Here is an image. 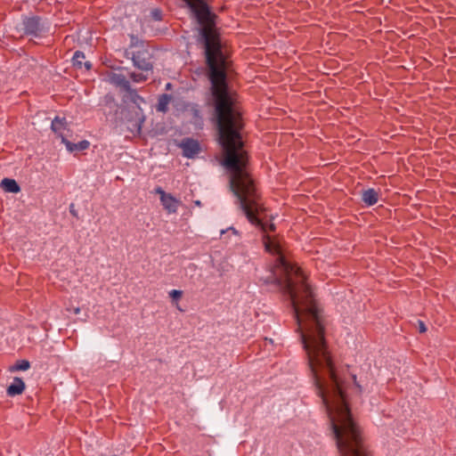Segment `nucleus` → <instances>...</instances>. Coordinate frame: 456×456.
Segmentation results:
<instances>
[{
	"instance_id": "nucleus-1",
	"label": "nucleus",
	"mask_w": 456,
	"mask_h": 456,
	"mask_svg": "<svg viewBox=\"0 0 456 456\" xmlns=\"http://www.w3.org/2000/svg\"><path fill=\"white\" fill-rule=\"evenodd\" d=\"M199 25V42L204 48L207 76L214 107V120L222 148V165L229 172V188L240 200L249 219L247 200L256 204L258 194L248 170L249 156L244 148L242 131L245 127L243 112L230 92L227 82V60L223 52L218 16L211 11L206 0H183Z\"/></svg>"
},
{
	"instance_id": "nucleus-2",
	"label": "nucleus",
	"mask_w": 456,
	"mask_h": 456,
	"mask_svg": "<svg viewBox=\"0 0 456 456\" xmlns=\"http://www.w3.org/2000/svg\"><path fill=\"white\" fill-rule=\"evenodd\" d=\"M253 184L259 199L256 204L251 203L249 198L247 200L252 219L248 217L240 200L236 198L248 221L265 233L263 240L265 250L279 256L278 261L284 276L276 278L275 281L289 297L293 314L297 323V330L300 332L301 342L307 355L308 366L317 395L322 398L324 406H349L345 382L337 375L335 364L328 351L323 320L314 304L312 289L306 282L303 271L285 259L281 246L276 239L266 234L267 231L274 232L276 226L273 223L267 224L258 217L265 208L254 178Z\"/></svg>"
},
{
	"instance_id": "nucleus-3",
	"label": "nucleus",
	"mask_w": 456,
	"mask_h": 456,
	"mask_svg": "<svg viewBox=\"0 0 456 456\" xmlns=\"http://www.w3.org/2000/svg\"><path fill=\"white\" fill-rule=\"evenodd\" d=\"M130 44L125 49L124 56L133 61V65L142 72H152L154 55L148 44L140 40L136 36H130Z\"/></svg>"
},
{
	"instance_id": "nucleus-4",
	"label": "nucleus",
	"mask_w": 456,
	"mask_h": 456,
	"mask_svg": "<svg viewBox=\"0 0 456 456\" xmlns=\"http://www.w3.org/2000/svg\"><path fill=\"white\" fill-rule=\"evenodd\" d=\"M23 34L27 37H39L45 31V22L37 15L24 16L22 18Z\"/></svg>"
},
{
	"instance_id": "nucleus-5",
	"label": "nucleus",
	"mask_w": 456,
	"mask_h": 456,
	"mask_svg": "<svg viewBox=\"0 0 456 456\" xmlns=\"http://www.w3.org/2000/svg\"><path fill=\"white\" fill-rule=\"evenodd\" d=\"M183 150V155L188 159L193 158L200 151V143L192 138H184L180 144Z\"/></svg>"
},
{
	"instance_id": "nucleus-6",
	"label": "nucleus",
	"mask_w": 456,
	"mask_h": 456,
	"mask_svg": "<svg viewBox=\"0 0 456 456\" xmlns=\"http://www.w3.org/2000/svg\"><path fill=\"white\" fill-rule=\"evenodd\" d=\"M26 388L25 382L21 378L15 377L12 383L8 386L6 393L9 396H15L21 395Z\"/></svg>"
},
{
	"instance_id": "nucleus-7",
	"label": "nucleus",
	"mask_w": 456,
	"mask_h": 456,
	"mask_svg": "<svg viewBox=\"0 0 456 456\" xmlns=\"http://www.w3.org/2000/svg\"><path fill=\"white\" fill-rule=\"evenodd\" d=\"M110 82L120 87L123 91L131 90V85L129 81L126 78V77L122 74L111 73L109 77Z\"/></svg>"
},
{
	"instance_id": "nucleus-8",
	"label": "nucleus",
	"mask_w": 456,
	"mask_h": 456,
	"mask_svg": "<svg viewBox=\"0 0 456 456\" xmlns=\"http://www.w3.org/2000/svg\"><path fill=\"white\" fill-rule=\"evenodd\" d=\"M61 142L65 144L67 150L70 152L75 151H85L90 146V142L86 140L80 141L77 143H73L69 141L65 135H61Z\"/></svg>"
},
{
	"instance_id": "nucleus-9",
	"label": "nucleus",
	"mask_w": 456,
	"mask_h": 456,
	"mask_svg": "<svg viewBox=\"0 0 456 456\" xmlns=\"http://www.w3.org/2000/svg\"><path fill=\"white\" fill-rule=\"evenodd\" d=\"M362 200L367 206H373L379 200V192L373 188L364 190V191H362Z\"/></svg>"
},
{
	"instance_id": "nucleus-10",
	"label": "nucleus",
	"mask_w": 456,
	"mask_h": 456,
	"mask_svg": "<svg viewBox=\"0 0 456 456\" xmlns=\"http://www.w3.org/2000/svg\"><path fill=\"white\" fill-rule=\"evenodd\" d=\"M85 54L81 51H76L73 57H72V63L73 66L77 69H81L82 67H85L86 69L89 70L92 68V64L90 61H83L85 59Z\"/></svg>"
},
{
	"instance_id": "nucleus-11",
	"label": "nucleus",
	"mask_w": 456,
	"mask_h": 456,
	"mask_svg": "<svg viewBox=\"0 0 456 456\" xmlns=\"http://www.w3.org/2000/svg\"><path fill=\"white\" fill-rule=\"evenodd\" d=\"M67 128V122L65 118L55 117L51 124V129L53 133L61 138L62 130Z\"/></svg>"
},
{
	"instance_id": "nucleus-12",
	"label": "nucleus",
	"mask_w": 456,
	"mask_h": 456,
	"mask_svg": "<svg viewBox=\"0 0 456 456\" xmlns=\"http://www.w3.org/2000/svg\"><path fill=\"white\" fill-rule=\"evenodd\" d=\"M172 100V95L168 94H162L158 98L156 104V110L162 113L168 111V104Z\"/></svg>"
},
{
	"instance_id": "nucleus-13",
	"label": "nucleus",
	"mask_w": 456,
	"mask_h": 456,
	"mask_svg": "<svg viewBox=\"0 0 456 456\" xmlns=\"http://www.w3.org/2000/svg\"><path fill=\"white\" fill-rule=\"evenodd\" d=\"M1 187L6 192L18 193L20 191L19 183L12 178H4L1 182Z\"/></svg>"
},
{
	"instance_id": "nucleus-14",
	"label": "nucleus",
	"mask_w": 456,
	"mask_h": 456,
	"mask_svg": "<svg viewBox=\"0 0 456 456\" xmlns=\"http://www.w3.org/2000/svg\"><path fill=\"white\" fill-rule=\"evenodd\" d=\"M173 200H169L167 198L165 199L164 201H161L164 208L170 214L175 213L177 211L178 205L180 201L173 196Z\"/></svg>"
},
{
	"instance_id": "nucleus-15",
	"label": "nucleus",
	"mask_w": 456,
	"mask_h": 456,
	"mask_svg": "<svg viewBox=\"0 0 456 456\" xmlns=\"http://www.w3.org/2000/svg\"><path fill=\"white\" fill-rule=\"evenodd\" d=\"M30 368V362L28 360H18L15 364L9 368L10 371L27 370Z\"/></svg>"
},
{
	"instance_id": "nucleus-16",
	"label": "nucleus",
	"mask_w": 456,
	"mask_h": 456,
	"mask_svg": "<svg viewBox=\"0 0 456 456\" xmlns=\"http://www.w3.org/2000/svg\"><path fill=\"white\" fill-rule=\"evenodd\" d=\"M126 92L128 94L131 101L137 106L138 110L140 112H142V110L139 107V104H140V102H144L143 98L142 96H140L137 94V91L135 89H133L132 87H131V90H126Z\"/></svg>"
},
{
	"instance_id": "nucleus-17",
	"label": "nucleus",
	"mask_w": 456,
	"mask_h": 456,
	"mask_svg": "<svg viewBox=\"0 0 456 456\" xmlns=\"http://www.w3.org/2000/svg\"><path fill=\"white\" fill-rule=\"evenodd\" d=\"M129 77L136 83L144 82L148 79V76L142 73L131 72Z\"/></svg>"
},
{
	"instance_id": "nucleus-18",
	"label": "nucleus",
	"mask_w": 456,
	"mask_h": 456,
	"mask_svg": "<svg viewBox=\"0 0 456 456\" xmlns=\"http://www.w3.org/2000/svg\"><path fill=\"white\" fill-rule=\"evenodd\" d=\"M155 192H156L157 194H159V196H160V201H164V200H165V199H167V198L169 200H172V199H173V195H172V194H170V193H166V192H165V191H164L161 187H157V188L155 189Z\"/></svg>"
},
{
	"instance_id": "nucleus-19",
	"label": "nucleus",
	"mask_w": 456,
	"mask_h": 456,
	"mask_svg": "<svg viewBox=\"0 0 456 456\" xmlns=\"http://www.w3.org/2000/svg\"><path fill=\"white\" fill-rule=\"evenodd\" d=\"M183 296V291L182 290H178V289H173L169 292V297L172 298V300L174 301H177L178 299H180Z\"/></svg>"
},
{
	"instance_id": "nucleus-20",
	"label": "nucleus",
	"mask_w": 456,
	"mask_h": 456,
	"mask_svg": "<svg viewBox=\"0 0 456 456\" xmlns=\"http://www.w3.org/2000/svg\"><path fill=\"white\" fill-rule=\"evenodd\" d=\"M151 16L155 20H162V12L159 9H153L151 11Z\"/></svg>"
},
{
	"instance_id": "nucleus-21",
	"label": "nucleus",
	"mask_w": 456,
	"mask_h": 456,
	"mask_svg": "<svg viewBox=\"0 0 456 456\" xmlns=\"http://www.w3.org/2000/svg\"><path fill=\"white\" fill-rule=\"evenodd\" d=\"M352 379H353V381H354V386L358 388V391L360 394H362V386L358 383L357 379H356V375H352Z\"/></svg>"
},
{
	"instance_id": "nucleus-22",
	"label": "nucleus",
	"mask_w": 456,
	"mask_h": 456,
	"mask_svg": "<svg viewBox=\"0 0 456 456\" xmlns=\"http://www.w3.org/2000/svg\"><path fill=\"white\" fill-rule=\"evenodd\" d=\"M419 330L420 333H424L427 331V327L422 321H419Z\"/></svg>"
},
{
	"instance_id": "nucleus-23",
	"label": "nucleus",
	"mask_w": 456,
	"mask_h": 456,
	"mask_svg": "<svg viewBox=\"0 0 456 456\" xmlns=\"http://www.w3.org/2000/svg\"><path fill=\"white\" fill-rule=\"evenodd\" d=\"M67 311L68 312H73L74 314H78L80 313V307L79 306H77V307H73L72 309L71 308H67Z\"/></svg>"
},
{
	"instance_id": "nucleus-24",
	"label": "nucleus",
	"mask_w": 456,
	"mask_h": 456,
	"mask_svg": "<svg viewBox=\"0 0 456 456\" xmlns=\"http://www.w3.org/2000/svg\"><path fill=\"white\" fill-rule=\"evenodd\" d=\"M69 213H70L73 216H75V217H77V211H76V210H75V208H74V204H71V205L69 206Z\"/></svg>"
},
{
	"instance_id": "nucleus-25",
	"label": "nucleus",
	"mask_w": 456,
	"mask_h": 456,
	"mask_svg": "<svg viewBox=\"0 0 456 456\" xmlns=\"http://www.w3.org/2000/svg\"><path fill=\"white\" fill-rule=\"evenodd\" d=\"M138 120H139V122H138V126H138V129H141V124L143 121V118H139Z\"/></svg>"
},
{
	"instance_id": "nucleus-26",
	"label": "nucleus",
	"mask_w": 456,
	"mask_h": 456,
	"mask_svg": "<svg viewBox=\"0 0 456 456\" xmlns=\"http://www.w3.org/2000/svg\"><path fill=\"white\" fill-rule=\"evenodd\" d=\"M171 86H172L171 83H167L166 86V89L169 90L171 88Z\"/></svg>"
},
{
	"instance_id": "nucleus-27",
	"label": "nucleus",
	"mask_w": 456,
	"mask_h": 456,
	"mask_svg": "<svg viewBox=\"0 0 456 456\" xmlns=\"http://www.w3.org/2000/svg\"><path fill=\"white\" fill-rule=\"evenodd\" d=\"M195 204H196V205H198V206H200V200H196V201H195Z\"/></svg>"
},
{
	"instance_id": "nucleus-28",
	"label": "nucleus",
	"mask_w": 456,
	"mask_h": 456,
	"mask_svg": "<svg viewBox=\"0 0 456 456\" xmlns=\"http://www.w3.org/2000/svg\"><path fill=\"white\" fill-rule=\"evenodd\" d=\"M230 230H232L233 232H236V231L233 227H231Z\"/></svg>"
}]
</instances>
